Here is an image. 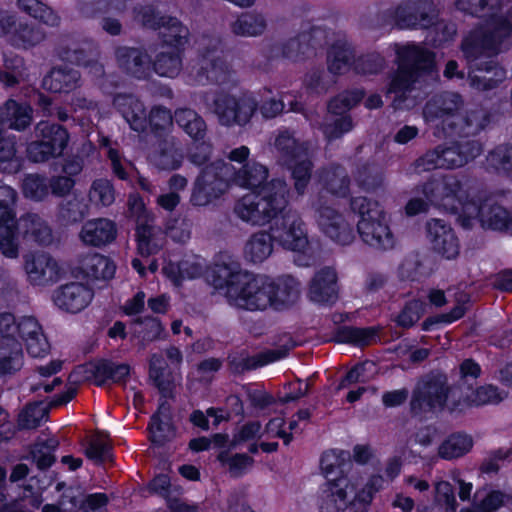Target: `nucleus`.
I'll return each instance as SVG.
<instances>
[{"instance_id":"f257e3e1","label":"nucleus","mask_w":512,"mask_h":512,"mask_svg":"<svg viewBox=\"0 0 512 512\" xmlns=\"http://www.w3.org/2000/svg\"><path fill=\"white\" fill-rule=\"evenodd\" d=\"M206 280L235 307L250 311L273 307L274 282L244 272L235 263L216 264Z\"/></svg>"},{"instance_id":"f03ea898","label":"nucleus","mask_w":512,"mask_h":512,"mask_svg":"<svg viewBox=\"0 0 512 512\" xmlns=\"http://www.w3.org/2000/svg\"><path fill=\"white\" fill-rule=\"evenodd\" d=\"M460 11L488 18L484 26L471 32L462 45L463 53L470 58L480 55H493L508 46L511 35V23L500 15V0H457Z\"/></svg>"},{"instance_id":"7ed1b4c3","label":"nucleus","mask_w":512,"mask_h":512,"mask_svg":"<svg viewBox=\"0 0 512 512\" xmlns=\"http://www.w3.org/2000/svg\"><path fill=\"white\" fill-rule=\"evenodd\" d=\"M0 332L7 341V346L0 345V371L4 375L12 374L23 366L21 340L26 343L27 351L33 357H42L49 350L41 327L33 317L16 319L11 313H2Z\"/></svg>"},{"instance_id":"20e7f679","label":"nucleus","mask_w":512,"mask_h":512,"mask_svg":"<svg viewBox=\"0 0 512 512\" xmlns=\"http://www.w3.org/2000/svg\"><path fill=\"white\" fill-rule=\"evenodd\" d=\"M433 201L458 215L463 226H470L479 220L483 227L512 231V215L502 206L494 205L490 199L483 202L482 196L474 189L460 183L458 199L454 195L437 194Z\"/></svg>"},{"instance_id":"39448f33","label":"nucleus","mask_w":512,"mask_h":512,"mask_svg":"<svg viewBox=\"0 0 512 512\" xmlns=\"http://www.w3.org/2000/svg\"><path fill=\"white\" fill-rule=\"evenodd\" d=\"M382 478L374 476L368 481L355 476L342 475L328 480L321 487L323 512H359L371 503L374 494L382 486Z\"/></svg>"},{"instance_id":"423d86ee","label":"nucleus","mask_w":512,"mask_h":512,"mask_svg":"<svg viewBox=\"0 0 512 512\" xmlns=\"http://www.w3.org/2000/svg\"><path fill=\"white\" fill-rule=\"evenodd\" d=\"M287 204V187L278 182L260 192H249L241 197L234 211L242 220L252 225H265L281 213Z\"/></svg>"},{"instance_id":"0eeeda50","label":"nucleus","mask_w":512,"mask_h":512,"mask_svg":"<svg viewBox=\"0 0 512 512\" xmlns=\"http://www.w3.org/2000/svg\"><path fill=\"white\" fill-rule=\"evenodd\" d=\"M352 209L359 214L358 232L368 245L378 249H391L395 238L388 225L385 211L376 201L365 197L353 198Z\"/></svg>"},{"instance_id":"6e6552de","label":"nucleus","mask_w":512,"mask_h":512,"mask_svg":"<svg viewBox=\"0 0 512 512\" xmlns=\"http://www.w3.org/2000/svg\"><path fill=\"white\" fill-rule=\"evenodd\" d=\"M399 70L393 78L388 92L396 95L395 101H400L401 96L409 90L412 82L420 70L433 68L432 55L415 45H405L398 50Z\"/></svg>"},{"instance_id":"1a4fd4ad","label":"nucleus","mask_w":512,"mask_h":512,"mask_svg":"<svg viewBox=\"0 0 512 512\" xmlns=\"http://www.w3.org/2000/svg\"><path fill=\"white\" fill-rule=\"evenodd\" d=\"M272 236L283 248L305 256L310 255V243L302 219L295 213H279L273 218Z\"/></svg>"},{"instance_id":"9d476101","label":"nucleus","mask_w":512,"mask_h":512,"mask_svg":"<svg viewBox=\"0 0 512 512\" xmlns=\"http://www.w3.org/2000/svg\"><path fill=\"white\" fill-rule=\"evenodd\" d=\"M166 45L162 47L154 62V70L160 76L174 77L181 68L179 47L186 36V29L175 18H169L163 25Z\"/></svg>"},{"instance_id":"9b49d317","label":"nucleus","mask_w":512,"mask_h":512,"mask_svg":"<svg viewBox=\"0 0 512 512\" xmlns=\"http://www.w3.org/2000/svg\"><path fill=\"white\" fill-rule=\"evenodd\" d=\"M23 269L27 282L35 287L51 286L66 275L65 265L47 253L25 255Z\"/></svg>"},{"instance_id":"f8f14e48","label":"nucleus","mask_w":512,"mask_h":512,"mask_svg":"<svg viewBox=\"0 0 512 512\" xmlns=\"http://www.w3.org/2000/svg\"><path fill=\"white\" fill-rule=\"evenodd\" d=\"M15 203V190L10 186L0 185V250L8 258H16L19 254Z\"/></svg>"},{"instance_id":"ddd939ff","label":"nucleus","mask_w":512,"mask_h":512,"mask_svg":"<svg viewBox=\"0 0 512 512\" xmlns=\"http://www.w3.org/2000/svg\"><path fill=\"white\" fill-rule=\"evenodd\" d=\"M36 135L39 140L28 147V155L34 162H43L61 155L68 142V133L65 129L47 122H40L37 125Z\"/></svg>"},{"instance_id":"4468645a","label":"nucleus","mask_w":512,"mask_h":512,"mask_svg":"<svg viewBox=\"0 0 512 512\" xmlns=\"http://www.w3.org/2000/svg\"><path fill=\"white\" fill-rule=\"evenodd\" d=\"M115 104L118 107L123 106L121 112L130 127L135 131L145 130L148 124L155 129L166 128L172 124L171 113L164 108L152 110L147 121L143 104L133 97L117 98Z\"/></svg>"},{"instance_id":"2eb2a0df","label":"nucleus","mask_w":512,"mask_h":512,"mask_svg":"<svg viewBox=\"0 0 512 512\" xmlns=\"http://www.w3.org/2000/svg\"><path fill=\"white\" fill-rule=\"evenodd\" d=\"M256 107L254 98L244 96L239 99L227 94L215 97L211 111L217 116L221 125H242L249 121Z\"/></svg>"},{"instance_id":"dca6fc26","label":"nucleus","mask_w":512,"mask_h":512,"mask_svg":"<svg viewBox=\"0 0 512 512\" xmlns=\"http://www.w3.org/2000/svg\"><path fill=\"white\" fill-rule=\"evenodd\" d=\"M275 145L287 156L286 162L292 170L295 188L300 193L303 192L310 175V163L306 159L305 149L288 132L279 134L275 140Z\"/></svg>"},{"instance_id":"f3484780","label":"nucleus","mask_w":512,"mask_h":512,"mask_svg":"<svg viewBox=\"0 0 512 512\" xmlns=\"http://www.w3.org/2000/svg\"><path fill=\"white\" fill-rule=\"evenodd\" d=\"M459 191L460 181L454 176H446L441 179L433 180L426 184L423 188L422 192L426 198V201L418 197L410 199L405 206V212L408 216H415L419 213L425 212L429 204L441 207L451 212L450 209H447L443 205L433 201V198H435V195L440 193L443 196L454 195L456 199H458Z\"/></svg>"},{"instance_id":"a211bd4d","label":"nucleus","mask_w":512,"mask_h":512,"mask_svg":"<svg viewBox=\"0 0 512 512\" xmlns=\"http://www.w3.org/2000/svg\"><path fill=\"white\" fill-rule=\"evenodd\" d=\"M222 162L213 163L197 179L191 201L194 205L205 206L227 189V180L221 174Z\"/></svg>"},{"instance_id":"6ab92c4d","label":"nucleus","mask_w":512,"mask_h":512,"mask_svg":"<svg viewBox=\"0 0 512 512\" xmlns=\"http://www.w3.org/2000/svg\"><path fill=\"white\" fill-rule=\"evenodd\" d=\"M221 174L226 180H231L236 185L249 189L251 192H260L265 187H271L272 185L281 182L280 180H276L263 185L267 180L268 170L265 166L256 162H249L245 164L237 173L230 163L222 162Z\"/></svg>"},{"instance_id":"aec40b11","label":"nucleus","mask_w":512,"mask_h":512,"mask_svg":"<svg viewBox=\"0 0 512 512\" xmlns=\"http://www.w3.org/2000/svg\"><path fill=\"white\" fill-rule=\"evenodd\" d=\"M93 297L92 289L81 283L71 282L59 286L53 292L52 301L59 310L76 314L86 309Z\"/></svg>"},{"instance_id":"412c9836","label":"nucleus","mask_w":512,"mask_h":512,"mask_svg":"<svg viewBox=\"0 0 512 512\" xmlns=\"http://www.w3.org/2000/svg\"><path fill=\"white\" fill-rule=\"evenodd\" d=\"M316 221L320 230L334 242L341 245L353 242L355 235L352 225L334 209H320Z\"/></svg>"},{"instance_id":"4be33fe9","label":"nucleus","mask_w":512,"mask_h":512,"mask_svg":"<svg viewBox=\"0 0 512 512\" xmlns=\"http://www.w3.org/2000/svg\"><path fill=\"white\" fill-rule=\"evenodd\" d=\"M427 239L432 249L445 259L458 256L460 245L454 231L441 220L433 219L427 223Z\"/></svg>"},{"instance_id":"5701e85b","label":"nucleus","mask_w":512,"mask_h":512,"mask_svg":"<svg viewBox=\"0 0 512 512\" xmlns=\"http://www.w3.org/2000/svg\"><path fill=\"white\" fill-rule=\"evenodd\" d=\"M464 149L453 146L442 151H434L427 154L424 161L429 164L428 168H456L475 158L481 151L478 144L467 145Z\"/></svg>"},{"instance_id":"b1692460","label":"nucleus","mask_w":512,"mask_h":512,"mask_svg":"<svg viewBox=\"0 0 512 512\" xmlns=\"http://www.w3.org/2000/svg\"><path fill=\"white\" fill-rule=\"evenodd\" d=\"M128 205L131 214L137 218L136 236L138 251L142 256H148L156 250L157 244L154 241L152 228L146 225L148 217L143 201L139 196L133 194L129 198Z\"/></svg>"},{"instance_id":"393cba45","label":"nucleus","mask_w":512,"mask_h":512,"mask_svg":"<svg viewBox=\"0 0 512 512\" xmlns=\"http://www.w3.org/2000/svg\"><path fill=\"white\" fill-rule=\"evenodd\" d=\"M297 430V420H290L289 424H285V420L281 415L272 418L263 432H261V425L257 422H252L243 426L240 432V437L243 440L254 438L256 436L267 435L268 437H279L288 444L292 438V433Z\"/></svg>"},{"instance_id":"a878e982","label":"nucleus","mask_w":512,"mask_h":512,"mask_svg":"<svg viewBox=\"0 0 512 512\" xmlns=\"http://www.w3.org/2000/svg\"><path fill=\"white\" fill-rule=\"evenodd\" d=\"M81 241L86 245L101 246L112 242L116 236V227L108 219H94L87 221L79 234Z\"/></svg>"},{"instance_id":"bb28decb","label":"nucleus","mask_w":512,"mask_h":512,"mask_svg":"<svg viewBox=\"0 0 512 512\" xmlns=\"http://www.w3.org/2000/svg\"><path fill=\"white\" fill-rule=\"evenodd\" d=\"M115 271L114 263L109 258L99 254L84 257L79 266V274L92 283L112 279Z\"/></svg>"},{"instance_id":"cd10ccee","label":"nucleus","mask_w":512,"mask_h":512,"mask_svg":"<svg viewBox=\"0 0 512 512\" xmlns=\"http://www.w3.org/2000/svg\"><path fill=\"white\" fill-rule=\"evenodd\" d=\"M512 502V498L492 487H482L476 490L471 508H464L461 512H496L501 507Z\"/></svg>"},{"instance_id":"c85d7f7f","label":"nucleus","mask_w":512,"mask_h":512,"mask_svg":"<svg viewBox=\"0 0 512 512\" xmlns=\"http://www.w3.org/2000/svg\"><path fill=\"white\" fill-rule=\"evenodd\" d=\"M336 273L331 268H325L316 273L312 279L309 297L318 303H329L336 299Z\"/></svg>"},{"instance_id":"c756f323","label":"nucleus","mask_w":512,"mask_h":512,"mask_svg":"<svg viewBox=\"0 0 512 512\" xmlns=\"http://www.w3.org/2000/svg\"><path fill=\"white\" fill-rule=\"evenodd\" d=\"M447 389L443 384L423 383L418 386L412 400L413 410H422L428 408H441L445 404Z\"/></svg>"},{"instance_id":"7c9ffc66","label":"nucleus","mask_w":512,"mask_h":512,"mask_svg":"<svg viewBox=\"0 0 512 512\" xmlns=\"http://www.w3.org/2000/svg\"><path fill=\"white\" fill-rule=\"evenodd\" d=\"M0 32L7 34L13 45L24 48L35 45L44 37L39 30L27 26L16 27L14 19L10 16L0 20Z\"/></svg>"},{"instance_id":"2f4dec72","label":"nucleus","mask_w":512,"mask_h":512,"mask_svg":"<svg viewBox=\"0 0 512 512\" xmlns=\"http://www.w3.org/2000/svg\"><path fill=\"white\" fill-rule=\"evenodd\" d=\"M202 262L198 257H189L180 263L169 262L163 267L164 275L174 284L194 279L202 272Z\"/></svg>"},{"instance_id":"473e14b6","label":"nucleus","mask_w":512,"mask_h":512,"mask_svg":"<svg viewBox=\"0 0 512 512\" xmlns=\"http://www.w3.org/2000/svg\"><path fill=\"white\" fill-rule=\"evenodd\" d=\"M2 122L15 130H23L28 127L32 121V109L27 104H20L14 100H9L0 110Z\"/></svg>"},{"instance_id":"72a5a7b5","label":"nucleus","mask_w":512,"mask_h":512,"mask_svg":"<svg viewBox=\"0 0 512 512\" xmlns=\"http://www.w3.org/2000/svg\"><path fill=\"white\" fill-rule=\"evenodd\" d=\"M272 234L256 233L246 242L244 247V257L252 263H261L272 253Z\"/></svg>"},{"instance_id":"f704fd0d","label":"nucleus","mask_w":512,"mask_h":512,"mask_svg":"<svg viewBox=\"0 0 512 512\" xmlns=\"http://www.w3.org/2000/svg\"><path fill=\"white\" fill-rule=\"evenodd\" d=\"M324 36L320 29H314L310 33H303L298 38L290 40L284 48V54L291 59H298L301 55L310 54V49H314Z\"/></svg>"},{"instance_id":"c9c22d12","label":"nucleus","mask_w":512,"mask_h":512,"mask_svg":"<svg viewBox=\"0 0 512 512\" xmlns=\"http://www.w3.org/2000/svg\"><path fill=\"white\" fill-rule=\"evenodd\" d=\"M473 447L471 436L455 433L448 436L439 446V455L446 460H452L467 454Z\"/></svg>"},{"instance_id":"e433bc0d","label":"nucleus","mask_w":512,"mask_h":512,"mask_svg":"<svg viewBox=\"0 0 512 512\" xmlns=\"http://www.w3.org/2000/svg\"><path fill=\"white\" fill-rule=\"evenodd\" d=\"M78 72L73 70L54 69L43 79L44 89L51 92H69L78 82Z\"/></svg>"},{"instance_id":"4c0bfd02","label":"nucleus","mask_w":512,"mask_h":512,"mask_svg":"<svg viewBox=\"0 0 512 512\" xmlns=\"http://www.w3.org/2000/svg\"><path fill=\"white\" fill-rule=\"evenodd\" d=\"M471 85L477 90H488L506 77L503 68L489 64L485 68L472 71L469 74Z\"/></svg>"},{"instance_id":"58836bf2","label":"nucleus","mask_w":512,"mask_h":512,"mask_svg":"<svg viewBox=\"0 0 512 512\" xmlns=\"http://www.w3.org/2000/svg\"><path fill=\"white\" fill-rule=\"evenodd\" d=\"M177 124L193 139L200 140L206 133V124L193 110L180 109L175 112Z\"/></svg>"},{"instance_id":"ea45409f","label":"nucleus","mask_w":512,"mask_h":512,"mask_svg":"<svg viewBox=\"0 0 512 512\" xmlns=\"http://www.w3.org/2000/svg\"><path fill=\"white\" fill-rule=\"evenodd\" d=\"M150 433L153 442L162 444L174 435L173 428L169 422L168 408L164 405L159 407L157 413L152 417Z\"/></svg>"},{"instance_id":"a19ab883","label":"nucleus","mask_w":512,"mask_h":512,"mask_svg":"<svg viewBox=\"0 0 512 512\" xmlns=\"http://www.w3.org/2000/svg\"><path fill=\"white\" fill-rule=\"evenodd\" d=\"M429 7V4L426 2L419 3H408L405 6L398 8L397 17H398V25L401 28H410V27H428V20L425 17H421L418 19L414 13L423 12Z\"/></svg>"},{"instance_id":"79ce46f5","label":"nucleus","mask_w":512,"mask_h":512,"mask_svg":"<svg viewBox=\"0 0 512 512\" xmlns=\"http://www.w3.org/2000/svg\"><path fill=\"white\" fill-rule=\"evenodd\" d=\"M299 296V284L292 278H287L279 284H274V293L272 304L275 309L284 308L294 303Z\"/></svg>"},{"instance_id":"37998d69","label":"nucleus","mask_w":512,"mask_h":512,"mask_svg":"<svg viewBox=\"0 0 512 512\" xmlns=\"http://www.w3.org/2000/svg\"><path fill=\"white\" fill-rule=\"evenodd\" d=\"M182 156L175 146L171 143H165L151 156V162L163 170H173L180 166Z\"/></svg>"},{"instance_id":"c03bdc74","label":"nucleus","mask_w":512,"mask_h":512,"mask_svg":"<svg viewBox=\"0 0 512 512\" xmlns=\"http://www.w3.org/2000/svg\"><path fill=\"white\" fill-rule=\"evenodd\" d=\"M120 64L134 76H144L143 66L147 63L146 56L140 51L131 48H121L117 52Z\"/></svg>"},{"instance_id":"a18cd8bd","label":"nucleus","mask_w":512,"mask_h":512,"mask_svg":"<svg viewBox=\"0 0 512 512\" xmlns=\"http://www.w3.org/2000/svg\"><path fill=\"white\" fill-rule=\"evenodd\" d=\"M18 6L21 10L45 24L53 26L58 23L57 15L39 0H18Z\"/></svg>"},{"instance_id":"49530a36","label":"nucleus","mask_w":512,"mask_h":512,"mask_svg":"<svg viewBox=\"0 0 512 512\" xmlns=\"http://www.w3.org/2000/svg\"><path fill=\"white\" fill-rule=\"evenodd\" d=\"M459 102L458 95H450L448 99H439L428 103L424 109V118L427 122L433 121L435 118H443L457 110Z\"/></svg>"},{"instance_id":"de8ad7c7","label":"nucleus","mask_w":512,"mask_h":512,"mask_svg":"<svg viewBox=\"0 0 512 512\" xmlns=\"http://www.w3.org/2000/svg\"><path fill=\"white\" fill-rule=\"evenodd\" d=\"M351 51L344 42L334 45L328 54V68L334 74H341L349 69Z\"/></svg>"},{"instance_id":"09e8293b","label":"nucleus","mask_w":512,"mask_h":512,"mask_svg":"<svg viewBox=\"0 0 512 512\" xmlns=\"http://www.w3.org/2000/svg\"><path fill=\"white\" fill-rule=\"evenodd\" d=\"M20 226L26 235H30L39 244H47L51 241L50 229L37 216L21 219Z\"/></svg>"},{"instance_id":"8fccbe9b","label":"nucleus","mask_w":512,"mask_h":512,"mask_svg":"<svg viewBox=\"0 0 512 512\" xmlns=\"http://www.w3.org/2000/svg\"><path fill=\"white\" fill-rule=\"evenodd\" d=\"M47 417V407L42 403L27 406L19 415V425L22 428H36Z\"/></svg>"},{"instance_id":"3c124183","label":"nucleus","mask_w":512,"mask_h":512,"mask_svg":"<svg viewBox=\"0 0 512 512\" xmlns=\"http://www.w3.org/2000/svg\"><path fill=\"white\" fill-rule=\"evenodd\" d=\"M111 444L106 434H97L86 449L88 458L95 462H104L111 458Z\"/></svg>"},{"instance_id":"603ef678","label":"nucleus","mask_w":512,"mask_h":512,"mask_svg":"<svg viewBox=\"0 0 512 512\" xmlns=\"http://www.w3.org/2000/svg\"><path fill=\"white\" fill-rule=\"evenodd\" d=\"M218 459L234 476H240L247 472L252 467L253 463L250 457L243 454H236L230 457L227 454L221 453Z\"/></svg>"},{"instance_id":"864d4df0","label":"nucleus","mask_w":512,"mask_h":512,"mask_svg":"<svg viewBox=\"0 0 512 512\" xmlns=\"http://www.w3.org/2000/svg\"><path fill=\"white\" fill-rule=\"evenodd\" d=\"M90 199L93 202L108 206L114 202V190L108 180H97L90 190Z\"/></svg>"},{"instance_id":"5fc2aeb1","label":"nucleus","mask_w":512,"mask_h":512,"mask_svg":"<svg viewBox=\"0 0 512 512\" xmlns=\"http://www.w3.org/2000/svg\"><path fill=\"white\" fill-rule=\"evenodd\" d=\"M23 193L32 200H41L48 194V188L39 176L28 175L23 182Z\"/></svg>"},{"instance_id":"6e6d98bb","label":"nucleus","mask_w":512,"mask_h":512,"mask_svg":"<svg viewBox=\"0 0 512 512\" xmlns=\"http://www.w3.org/2000/svg\"><path fill=\"white\" fill-rule=\"evenodd\" d=\"M264 28V20L254 16H245L239 19L234 26L236 33L246 36H256L262 33Z\"/></svg>"},{"instance_id":"4d7b16f0","label":"nucleus","mask_w":512,"mask_h":512,"mask_svg":"<svg viewBox=\"0 0 512 512\" xmlns=\"http://www.w3.org/2000/svg\"><path fill=\"white\" fill-rule=\"evenodd\" d=\"M162 332L163 326L156 318H148L143 323H136L135 326V333L143 334L142 339L145 341H151L160 337Z\"/></svg>"},{"instance_id":"13d9d810","label":"nucleus","mask_w":512,"mask_h":512,"mask_svg":"<svg viewBox=\"0 0 512 512\" xmlns=\"http://www.w3.org/2000/svg\"><path fill=\"white\" fill-rule=\"evenodd\" d=\"M425 306L420 301H413L398 316V323L408 327L417 322L424 313Z\"/></svg>"},{"instance_id":"bf43d9fd","label":"nucleus","mask_w":512,"mask_h":512,"mask_svg":"<svg viewBox=\"0 0 512 512\" xmlns=\"http://www.w3.org/2000/svg\"><path fill=\"white\" fill-rule=\"evenodd\" d=\"M488 161L497 169L512 170V146L497 148L489 155Z\"/></svg>"},{"instance_id":"052dcab7","label":"nucleus","mask_w":512,"mask_h":512,"mask_svg":"<svg viewBox=\"0 0 512 512\" xmlns=\"http://www.w3.org/2000/svg\"><path fill=\"white\" fill-rule=\"evenodd\" d=\"M506 397L505 394L499 392L494 386L488 385L477 389L475 397L472 400L477 405L495 404L502 401Z\"/></svg>"},{"instance_id":"680f3d73","label":"nucleus","mask_w":512,"mask_h":512,"mask_svg":"<svg viewBox=\"0 0 512 512\" xmlns=\"http://www.w3.org/2000/svg\"><path fill=\"white\" fill-rule=\"evenodd\" d=\"M0 161L9 162L11 171H17L20 168L19 161L16 157L14 139L10 137L0 139Z\"/></svg>"},{"instance_id":"e2e57ef3","label":"nucleus","mask_w":512,"mask_h":512,"mask_svg":"<svg viewBox=\"0 0 512 512\" xmlns=\"http://www.w3.org/2000/svg\"><path fill=\"white\" fill-rule=\"evenodd\" d=\"M224 417L225 416L222 411L211 408L207 410V415H204L200 411H195L191 415V421L195 425L203 429H207L209 428L211 422L213 425H217L222 419H224Z\"/></svg>"},{"instance_id":"0e129e2a","label":"nucleus","mask_w":512,"mask_h":512,"mask_svg":"<svg viewBox=\"0 0 512 512\" xmlns=\"http://www.w3.org/2000/svg\"><path fill=\"white\" fill-rule=\"evenodd\" d=\"M435 490L436 500L440 503H444L454 511L456 508V498L452 485L447 481H439L435 485Z\"/></svg>"},{"instance_id":"69168bd1","label":"nucleus","mask_w":512,"mask_h":512,"mask_svg":"<svg viewBox=\"0 0 512 512\" xmlns=\"http://www.w3.org/2000/svg\"><path fill=\"white\" fill-rule=\"evenodd\" d=\"M149 375L150 378L155 382V384L158 387H161L164 384V382L168 379L166 366L164 364L163 359L160 356H152L150 361Z\"/></svg>"},{"instance_id":"338daca9","label":"nucleus","mask_w":512,"mask_h":512,"mask_svg":"<svg viewBox=\"0 0 512 512\" xmlns=\"http://www.w3.org/2000/svg\"><path fill=\"white\" fill-rule=\"evenodd\" d=\"M56 445L57 442L54 439H50L44 447L46 450L45 452H42V448H39L38 445L36 446L35 450H33V458L40 468H47L51 466L54 461L52 450L55 449Z\"/></svg>"},{"instance_id":"774afa93","label":"nucleus","mask_w":512,"mask_h":512,"mask_svg":"<svg viewBox=\"0 0 512 512\" xmlns=\"http://www.w3.org/2000/svg\"><path fill=\"white\" fill-rule=\"evenodd\" d=\"M325 182L332 193L338 196H344L346 194L348 181L341 171L327 175Z\"/></svg>"}]
</instances>
